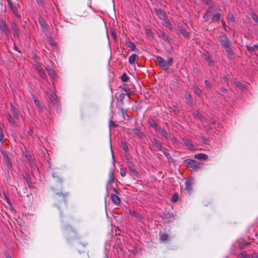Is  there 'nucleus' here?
<instances>
[{"label":"nucleus","mask_w":258,"mask_h":258,"mask_svg":"<svg viewBox=\"0 0 258 258\" xmlns=\"http://www.w3.org/2000/svg\"><path fill=\"white\" fill-rule=\"evenodd\" d=\"M162 21L163 25L165 26L168 27L169 29H172V25L167 18H166L165 20H163Z\"/></svg>","instance_id":"bb28decb"},{"label":"nucleus","mask_w":258,"mask_h":258,"mask_svg":"<svg viewBox=\"0 0 258 258\" xmlns=\"http://www.w3.org/2000/svg\"><path fill=\"white\" fill-rule=\"evenodd\" d=\"M215 11V9L213 8H210L206 12V14L204 16V19L210 22H212L214 21V12Z\"/></svg>","instance_id":"f257e3e1"},{"label":"nucleus","mask_w":258,"mask_h":258,"mask_svg":"<svg viewBox=\"0 0 258 258\" xmlns=\"http://www.w3.org/2000/svg\"><path fill=\"white\" fill-rule=\"evenodd\" d=\"M172 62L173 58L172 57H169L168 60L166 61V63H167L169 68L170 66L172 65Z\"/></svg>","instance_id":"a18cd8bd"},{"label":"nucleus","mask_w":258,"mask_h":258,"mask_svg":"<svg viewBox=\"0 0 258 258\" xmlns=\"http://www.w3.org/2000/svg\"><path fill=\"white\" fill-rule=\"evenodd\" d=\"M138 55L136 54H133L132 55L130 56L128 58V62L131 64H135L136 60L138 57Z\"/></svg>","instance_id":"aec40b11"},{"label":"nucleus","mask_w":258,"mask_h":258,"mask_svg":"<svg viewBox=\"0 0 258 258\" xmlns=\"http://www.w3.org/2000/svg\"><path fill=\"white\" fill-rule=\"evenodd\" d=\"M185 144H186V145L188 147V148H190L191 149H192V148H194V145L192 144H191L190 142L188 140H186L185 142Z\"/></svg>","instance_id":"09e8293b"},{"label":"nucleus","mask_w":258,"mask_h":258,"mask_svg":"<svg viewBox=\"0 0 258 258\" xmlns=\"http://www.w3.org/2000/svg\"><path fill=\"white\" fill-rule=\"evenodd\" d=\"M26 157L30 164V166L31 167L34 168L35 167V165L32 157L30 155H26Z\"/></svg>","instance_id":"4be33fe9"},{"label":"nucleus","mask_w":258,"mask_h":258,"mask_svg":"<svg viewBox=\"0 0 258 258\" xmlns=\"http://www.w3.org/2000/svg\"><path fill=\"white\" fill-rule=\"evenodd\" d=\"M120 174L121 176L124 177L125 176V172L124 171H121Z\"/></svg>","instance_id":"13d9d810"},{"label":"nucleus","mask_w":258,"mask_h":258,"mask_svg":"<svg viewBox=\"0 0 258 258\" xmlns=\"http://www.w3.org/2000/svg\"><path fill=\"white\" fill-rule=\"evenodd\" d=\"M132 131L134 134L138 135L141 138L144 137L143 133L138 128L135 127L133 129Z\"/></svg>","instance_id":"f3484780"},{"label":"nucleus","mask_w":258,"mask_h":258,"mask_svg":"<svg viewBox=\"0 0 258 258\" xmlns=\"http://www.w3.org/2000/svg\"><path fill=\"white\" fill-rule=\"evenodd\" d=\"M185 162L191 170H197L200 168V163L197 162L194 160L188 159L185 160Z\"/></svg>","instance_id":"f03ea898"},{"label":"nucleus","mask_w":258,"mask_h":258,"mask_svg":"<svg viewBox=\"0 0 258 258\" xmlns=\"http://www.w3.org/2000/svg\"><path fill=\"white\" fill-rule=\"evenodd\" d=\"M122 148L125 151H128V147L126 145V144L125 143H122Z\"/></svg>","instance_id":"603ef678"},{"label":"nucleus","mask_w":258,"mask_h":258,"mask_svg":"<svg viewBox=\"0 0 258 258\" xmlns=\"http://www.w3.org/2000/svg\"><path fill=\"white\" fill-rule=\"evenodd\" d=\"M246 48L250 53H253L254 51V48L252 47V46L246 45Z\"/></svg>","instance_id":"49530a36"},{"label":"nucleus","mask_w":258,"mask_h":258,"mask_svg":"<svg viewBox=\"0 0 258 258\" xmlns=\"http://www.w3.org/2000/svg\"><path fill=\"white\" fill-rule=\"evenodd\" d=\"M0 29L7 35L10 32V29L5 23H2L0 25Z\"/></svg>","instance_id":"dca6fc26"},{"label":"nucleus","mask_w":258,"mask_h":258,"mask_svg":"<svg viewBox=\"0 0 258 258\" xmlns=\"http://www.w3.org/2000/svg\"><path fill=\"white\" fill-rule=\"evenodd\" d=\"M194 184V180L192 178L189 177L185 182V189L188 194H190L192 189V186Z\"/></svg>","instance_id":"39448f33"},{"label":"nucleus","mask_w":258,"mask_h":258,"mask_svg":"<svg viewBox=\"0 0 258 258\" xmlns=\"http://www.w3.org/2000/svg\"><path fill=\"white\" fill-rule=\"evenodd\" d=\"M156 131L158 132L159 133L166 139L168 138V134L164 128L159 126Z\"/></svg>","instance_id":"1a4fd4ad"},{"label":"nucleus","mask_w":258,"mask_h":258,"mask_svg":"<svg viewBox=\"0 0 258 258\" xmlns=\"http://www.w3.org/2000/svg\"><path fill=\"white\" fill-rule=\"evenodd\" d=\"M178 196L177 195V194H174L173 195L172 197V201L173 202H176L178 200Z\"/></svg>","instance_id":"de8ad7c7"},{"label":"nucleus","mask_w":258,"mask_h":258,"mask_svg":"<svg viewBox=\"0 0 258 258\" xmlns=\"http://www.w3.org/2000/svg\"><path fill=\"white\" fill-rule=\"evenodd\" d=\"M8 4L13 11L14 15L16 16H19L18 12L17 10V7L15 5H14L11 1V0H7Z\"/></svg>","instance_id":"6e6552de"},{"label":"nucleus","mask_w":258,"mask_h":258,"mask_svg":"<svg viewBox=\"0 0 258 258\" xmlns=\"http://www.w3.org/2000/svg\"><path fill=\"white\" fill-rule=\"evenodd\" d=\"M234 85H235V86L239 88L242 91H244L245 90H246L245 86L243 84L238 81H235L234 82Z\"/></svg>","instance_id":"b1692460"},{"label":"nucleus","mask_w":258,"mask_h":258,"mask_svg":"<svg viewBox=\"0 0 258 258\" xmlns=\"http://www.w3.org/2000/svg\"><path fill=\"white\" fill-rule=\"evenodd\" d=\"M185 98L187 101L190 102L192 100L191 96L188 92H186L185 94Z\"/></svg>","instance_id":"c9c22d12"},{"label":"nucleus","mask_w":258,"mask_h":258,"mask_svg":"<svg viewBox=\"0 0 258 258\" xmlns=\"http://www.w3.org/2000/svg\"><path fill=\"white\" fill-rule=\"evenodd\" d=\"M121 79L122 82H126L128 81V77L127 76V75L125 74H123L121 77Z\"/></svg>","instance_id":"ea45409f"},{"label":"nucleus","mask_w":258,"mask_h":258,"mask_svg":"<svg viewBox=\"0 0 258 258\" xmlns=\"http://www.w3.org/2000/svg\"><path fill=\"white\" fill-rule=\"evenodd\" d=\"M193 88L194 91L196 94H197L198 96H200L202 95V90L198 87L197 84H194L193 85Z\"/></svg>","instance_id":"5701e85b"},{"label":"nucleus","mask_w":258,"mask_h":258,"mask_svg":"<svg viewBox=\"0 0 258 258\" xmlns=\"http://www.w3.org/2000/svg\"><path fill=\"white\" fill-rule=\"evenodd\" d=\"M214 20H216V21H218L220 17H221V14L220 13H216L215 14V15H214Z\"/></svg>","instance_id":"8fccbe9b"},{"label":"nucleus","mask_w":258,"mask_h":258,"mask_svg":"<svg viewBox=\"0 0 258 258\" xmlns=\"http://www.w3.org/2000/svg\"><path fill=\"white\" fill-rule=\"evenodd\" d=\"M33 100H34V103H35V105L36 106L39 112L41 111V110H42V108L41 107V103H40V101L38 99H37L35 97L33 96Z\"/></svg>","instance_id":"412c9836"},{"label":"nucleus","mask_w":258,"mask_h":258,"mask_svg":"<svg viewBox=\"0 0 258 258\" xmlns=\"http://www.w3.org/2000/svg\"><path fill=\"white\" fill-rule=\"evenodd\" d=\"M129 169L130 170V171H131L132 172H133V173H135V174H136L137 173V172L136 171V170L135 169V168L133 167L132 165H130L129 166Z\"/></svg>","instance_id":"3c124183"},{"label":"nucleus","mask_w":258,"mask_h":258,"mask_svg":"<svg viewBox=\"0 0 258 258\" xmlns=\"http://www.w3.org/2000/svg\"><path fill=\"white\" fill-rule=\"evenodd\" d=\"M157 17L162 21L166 18L165 12L161 9H155L154 10Z\"/></svg>","instance_id":"423d86ee"},{"label":"nucleus","mask_w":258,"mask_h":258,"mask_svg":"<svg viewBox=\"0 0 258 258\" xmlns=\"http://www.w3.org/2000/svg\"><path fill=\"white\" fill-rule=\"evenodd\" d=\"M160 34L161 36L162 37V38H163V39H164V40L167 41L168 42L169 41V37L166 35V34H165V33L164 32L161 31L160 33Z\"/></svg>","instance_id":"c756f323"},{"label":"nucleus","mask_w":258,"mask_h":258,"mask_svg":"<svg viewBox=\"0 0 258 258\" xmlns=\"http://www.w3.org/2000/svg\"><path fill=\"white\" fill-rule=\"evenodd\" d=\"M180 32L185 37H188L189 36L188 33L184 29H181L180 30Z\"/></svg>","instance_id":"4c0bfd02"},{"label":"nucleus","mask_w":258,"mask_h":258,"mask_svg":"<svg viewBox=\"0 0 258 258\" xmlns=\"http://www.w3.org/2000/svg\"><path fill=\"white\" fill-rule=\"evenodd\" d=\"M194 115L195 116H198L199 115V112L198 111H196L194 113Z\"/></svg>","instance_id":"e2e57ef3"},{"label":"nucleus","mask_w":258,"mask_h":258,"mask_svg":"<svg viewBox=\"0 0 258 258\" xmlns=\"http://www.w3.org/2000/svg\"><path fill=\"white\" fill-rule=\"evenodd\" d=\"M128 46L131 50H134L136 49V46L135 44L133 42L130 41L128 42Z\"/></svg>","instance_id":"a19ab883"},{"label":"nucleus","mask_w":258,"mask_h":258,"mask_svg":"<svg viewBox=\"0 0 258 258\" xmlns=\"http://www.w3.org/2000/svg\"><path fill=\"white\" fill-rule=\"evenodd\" d=\"M4 156V161L7 164L8 167H10L12 166V161L11 158L9 157L8 155L5 152H3Z\"/></svg>","instance_id":"0eeeda50"},{"label":"nucleus","mask_w":258,"mask_h":258,"mask_svg":"<svg viewBox=\"0 0 258 258\" xmlns=\"http://www.w3.org/2000/svg\"><path fill=\"white\" fill-rule=\"evenodd\" d=\"M224 48L227 53L228 57L229 58H231L233 55V50L231 47V45L224 47Z\"/></svg>","instance_id":"9d476101"},{"label":"nucleus","mask_w":258,"mask_h":258,"mask_svg":"<svg viewBox=\"0 0 258 258\" xmlns=\"http://www.w3.org/2000/svg\"><path fill=\"white\" fill-rule=\"evenodd\" d=\"M240 258H250V255L246 253L245 251H243L240 253Z\"/></svg>","instance_id":"58836bf2"},{"label":"nucleus","mask_w":258,"mask_h":258,"mask_svg":"<svg viewBox=\"0 0 258 258\" xmlns=\"http://www.w3.org/2000/svg\"><path fill=\"white\" fill-rule=\"evenodd\" d=\"M7 119L10 123L13 125L15 124V120L11 117V115L9 114L7 115Z\"/></svg>","instance_id":"72a5a7b5"},{"label":"nucleus","mask_w":258,"mask_h":258,"mask_svg":"<svg viewBox=\"0 0 258 258\" xmlns=\"http://www.w3.org/2000/svg\"><path fill=\"white\" fill-rule=\"evenodd\" d=\"M6 200H7V203H8L10 206V205H11V202H10V200L7 198V199H6Z\"/></svg>","instance_id":"680f3d73"},{"label":"nucleus","mask_w":258,"mask_h":258,"mask_svg":"<svg viewBox=\"0 0 258 258\" xmlns=\"http://www.w3.org/2000/svg\"><path fill=\"white\" fill-rule=\"evenodd\" d=\"M109 180H108L109 182H111L112 181H113V180H114V174H113V173L112 172H109Z\"/></svg>","instance_id":"c03bdc74"},{"label":"nucleus","mask_w":258,"mask_h":258,"mask_svg":"<svg viewBox=\"0 0 258 258\" xmlns=\"http://www.w3.org/2000/svg\"><path fill=\"white\" fill-rule=\"evenodd\" d=\"M3 126L0 125V142L2 144H3L5 141L3 134Z\"/></svg>","instance_id":"a878e982"},{"label":"nucleus","mask_w":258,"mask_h":258,"mask_svg":"<svg viewBox=\"0 0 258 258\" xmlns=\"http://www.w3.org/2000/svg\"><path fill=\"white\" fill-rule=\"evenodd\" d=\"M36 1H37V2L39 4H42L43 3L42 0H36Z\"/></svg>","instance_id":"0e129e2a"},{"label":"nucleus","mask_w":258,"mask_h":258,"mask_svg":"<svg viewBox=\"0 0 258 258\" xmlns=\"http://www.w3.org/2000/svg\"><path fill=\"white\" fill-rule=\"evenodd\" d=\"M37 70L39 73V76L41 77L44 78V77L45 76V74L44 71H43L42 69L40 67L38 66V67H37Z\"/></svg>","instance_id":"cd10ccee"},{"label":"nucleus","mask_w":258,"mask_h":258,"mask_svg":"<svg viewBox=\"0 0 258 258\" xmlns=\"http://www.w3.org/2000/svg\"><path fill=\"white\" fill-rule=\"evenodd\" d=\"M4 255H5L6 258H12L10 254L7 252H5L4 253Z\"/></svg>","instance_id":"6e6d98bb"},{"label":"nucleus","mask_w":258,"mask_h":258,"mask_svg":"<svg viewBox=\"0 0 258 258\" xmlns=\"http://www.w3.org/2000/svg\"><path fill=\"white\" fill-rule=\"evenodd\" d=\"M55 173H53V174H52V176H53V177L54 178L55 177Z\"/></svg>","instance_id":"774afa93"},{"label":"nucleus","mask_w":258,"mask_h":258,"mask_svg":"<svg viewBox=\"0 0 258 258\" xmlns=\"http://www.w3.org/2000/svg\"><path fill=\"white\" fill-rule=\"evenodd\" d=\"M49 99L51 100V101L55 104H57L58 100H57V97L56 95L53 92H51V94L50 95Z\"/></svg>","instance_id":"ddd939ff"},{"label":"nucleus","mask_w":258,"mask_h":258,"mask_svg":"<svg viewBox=\"0 0 258 258\" xmlns=\"http://www.w3.org/2000/svg\"><path fill=\"white\" fill-rule=\"evenodd\" d=\"M239 247H240V249H242V248H244V245H240L239 246Z\"/></svg>","instance_id":"338daca9"},{"label":"nucleus","mask_w":258,"mask_h":258,"mask_svg":"<svg viewBox=\"0 0 258 258\" xmlns=\"http://www.w3.org/2000/svg\"><path fill=\"white\" fill-rule=\"evenodd\" d=\"M12 29L13 30V32H14V35L15 36H17L18 37L19 36V29L16 25V23H12Z\"/></svg>","instance_id":"4468645a"},{"label":"nucleus","mask_w":258,"mask_h":258,"mask_svg":"<svg viewBox=\"0 0 258 258\" xmlns=\"http://www.w3.org/2000/svg\"><path fill=\"white\" fill-rule=\"evenodd\" d=\"M125 95L127 96V97H129V95L127 93H122V94H121L120 95L119 97H120V98L121 99H123Z\"/></svg>","instance_id":"5fc2aeb1"},{"label":"nucleus","mask_w":258,"mask_h":258,"mask_svg":"<svg viewBox=\"0 0 258 258\" xmlns=\"http://www.w3.org/2000/svg\"><path fill=\"white\" fill-rule=\"evenodd\" d=\"M168 238V235L165 233H162L160 234L159 240L162 241L167 240Z\"/></svg>","instance_id":"c85d7f7f"},{"label":"nucleus","mask_w":258,"mask_h":258,"mask_svg":"<svg viewBox=\"0 0 258 258\" xmlns=\"http://www.w3.org/2000/svg\"><path fill=\"white\" fill-rule=\"evenodd\" d=\"M149 125L153 127L156 131L159 127V125L156 123L155 120L153 119H151L149 121Z\"/></svg>","instance_id":"393cba45"},{"label":"nucleus","mask_w":258,"mask_h":258,"mask_svg":"<svg viewBox=\"0 0 258 258\" xmlns=\"http://www.w3.org/2000/svg\"><path fill=\"white\" fill-rule=\"evenodd\" d=\"M221 22H222V25L223 28H224V30L227 31V27H226L225 22L223 20H222Z\"/></svg>","instance_id":"864d4df0"},{"label":"nucleus","mask_w":258,"mask_h":258,"mask_svg":"<svg viewBox=\"0 0 258 258\" xmlns=\"http://www.w3.org/2000/svg\"><path fill=\"white\" fill-rule=\"evenodd\" d=\"M205 84L207 89L210 90L212 88L211 85L208 80H206L205 81Z\"/></svg>","instance_id":"37998d69"},{"label":"nucleus","mask_w":258,"mask_h":258,"mask_svg":"<svg viewBox=\"0 0 258 258\" xmlns=\"http://www.w3.org/2000/svg\"><path fill=\"white\" fill-rule=\"evenodd\" d=\"M46 70L50 77L52 79H55L56 77V74L55 72L50 68H47Z\"/></svg>","instance_id":"a211bd4d"},{"label":"nucleus","mask_w":258,"mask_h":258,"mask_svg":"<svg viewBox=\"0 0 258 258\" xmlns=\"http://www.w3.org/2000/svg\"><path fill=\"white\" fill-rule=\"evenodd\" d=\"M251 17L253 19V20L255 22V23H258V16L257 15L255 14V13H252L251 15Z\"/></svg>","instance_id":"e433bc0d"},{"label":"nucleus","mask_w":258,"mask_h":258,"mask_svg":"<svg viewBox=\"0 0 258 258\" xmlns=\"http://www.w3.org/2000/svg\"><path fill=\"white\" fill-rule=\"evenodd\" d=\"M111 199L112 202L115 205H118L120 202V198L116 195L112 194L111 195Z\"/></svg>","instance_id":"f8f14e48"},{"label":"nucleus","mask_w":258,"mask_h":258,"mask_svg":"<svg viewBox=\"0 0 258 258\" xmlns=\"http://www.w3.org/2000/svg\"><path fill=\"white\" fill-rule=\"evenodd\" d=\"M257 44H255V45H253L252 46V47H253V48H254V49L255 48H257Z\"/></svg>","instance_id":"69168bd1"},{"label":"nucleus","mask_w":258,"mask_h":258,"mask_svg":"<svg viewBox=\"0 0 258 258\" xmlns=\"http://www.w3.org/2000/svg\"><path fill=\"white\" fill-rule=\"evenodd\" d=\"M156 62L157 64L165 71H167L169 69L166 60H164L162 57L157 56L156 58Z\"/></svg>","instance_id":"7ed1b4c3"},{"label":"nucleus","mask_w":258,"mask_h":258,"mask_svg":"<svg viewBox=\"0 0 258 258\" xmlns=\"http://www.w3.org/2000/svg\"><path fill=\"white\" fill-rule=\"evenodd\" d=\"M227 19L228 21H231L232 22H234L235 21L234 17L231 13H229L228 14Z\"/></svg>","instance_id":"7c9ffc66"},{"label":"nucleus","mask_w":258,"mask_h":258,"mask_svg":"<svg viewBox=\"0 0 258 258\" xmlns=\"http://www.w3.org/2000/svg\"><path fill=\"white\" fill-rule=\"evenodd\" d=\"M219 41L223 47H225L231 45V42L225 34H222L219 36Z\"/></svg>","instance_id":"20e7f679"},{"label":"nucleus","mask_w":258,"mask_h":258,"mask_svg":"<svg viewBox=\"0 0 258 258\" xmlns=\"http://www.w3.org/2000/svg\"><path fill=\"white\" fill-rule=\"evenodd\" d=\"M56 195L57 196H60V197L62 196L63 198L64 197V195L63 194L61 193V192H60V193H57Z\"/></svg>","instance_id":"bf43d9fd"},{"label":"nucleus","mask_w":258,"mask_h":258,"mask_svg":"<svg viewBox=\"0 0 258 258\" xmlns=\"http://www.w3.org/2000/svg\"><path fill=\"white\" fill-rule=\"evenodd\" d=\"M39 23L41 26L42 28H45L46 26V23L42 18H39L38 19Z\"/></svg>","instance_id":"2f4dec72"},{"label":"nucleus","mask_w":258,"mask_h":258,"mask_svg":"<svg viewBox=\"0 0 258 258\" xmlns=\"http://www.w3.org/2000/svg\"><path fill=\"white\" fill-rule=\"evenodd\" d=\"M133 215L135 217L137 218H139L140 217V215L138 213H136L135 212H134Z\"/></svg>","instance_id":"4d7b16f0"},{"label":"nucleus","mask_w":258,"mask_h":258,"mask_svg":"<svg viewBox=\"0 0 258 258\" xmlns=\"http://www.w3.org/2000/svg\"><path fill=\"white\" fill-rule=\"evenodd\" d=\"M153 144L154 146H155V147L158 150L162 151L163 148L160 141H158L157 140L154 139L153 141Z\"/></svg>","instance_id":"2eb2a0df"},{"label":"nucleus","mask_w":258,"mask_h":258,"mask_svg":"<svg viewBox=\"0 0 258 258\" xmlns=\"http://www.w3.org/2000/svg\"><path fill=\"white\" fill-rule=\"evenodd\" d=\"M163 154L169 161H170L172 160V157H171L170 153L166 151H163Z\"/></svg>","instance_id":"f704fd0d"},{"label":"nucleus","mask_w":258,"mask_h":258,"mask_svg":"<svg viewBox=\"0 0 258 258\" xmlns=\"http://www.w3.org/2000/svg\"><path fill=\"white\" fill-rule=\"evenodd\" d=\"M195 158L199 160H206L208 158V156L204 154H197L195 155Z\"/></svg>","instance_id":"6ab92c4d"},{"label":"nucleus","mask_w":258,"mask_h":258,"mask_svg":"<svg viewBox=\"0 0 258 258\" xmlns=\"http://www.w3.org/2000/svg\"><path fill=\"white\" fill-rule=\"evenodd\" d=\"M206 60L209 66H212L213 65V62L209 56H206Z\"/></svg>","instance_id":"473e14b6"},{"label":"nucleus","mask_w":258,"mask_h":258,"mask_svg":"<svg viewBox=\"0 0 258 258\" xmlns=\"http://www.w3.org/2000/svg\"><path fill=\"white\" fill-rule=\"evenodd\" d=\"M11 108L13 115L18 119L20 116L19 111L12 104H11Z\"/></svg>","instance_id":"9b49d317"},{"label":"nucleus","mask_w":258,"mask_h":258,"mask_svg":"<svg viewBox=\"0 0 258 258\" xmlns=\"http://www.w3.org/2000/svg\"><path fill=\"white\" fill-rule=\"evenodd\" d=\"M110 125H115V123L111 120H110Z\"/></svg>","instance_id":"052dcab7"},{"label":"nucleus","mask_w":258,"mask_h":258,"mask_svg":"<svg viewBox=\"0 0 258 258\" xmlns=\"http://www.w3.org/2000/svg\"><path fill=\"white\" fill-rule=\"evenodd\" d=\"M146 34L148 36H150V37H154L153 33H152L151 30L150 29H147L146 30Z\"/></svg>","instance_id":"79ce46f5"}]
</instances>
